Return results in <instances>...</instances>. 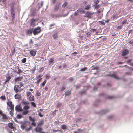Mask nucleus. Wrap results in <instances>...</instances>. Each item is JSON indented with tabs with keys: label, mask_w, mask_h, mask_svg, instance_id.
<instances>
[{
	"label": "nucleus",
	"mask_w": 133,
	"mask_h": 133,
	"mask_svg": "<svg viewBox=\"0 0 133 133\" xmlns=\"http://www.w3.org/2000/svg\"><path fill=\"white\" fill-rule=\"evenodd\" d=\"M41 31L40 28L39 27H37L34 30H33V34L34 35H36L37 34L40 33Z\"/></svg>",
	"instance_id": "nucleus-3"
},
{
	"label": "nucleus",
	"mask_w": 133,
	"mask_h": 133,
	"mask_svg": "<svg viewBox=\"0 0 133 133\" xmlns=\"http://www.w3.org/2000/svg\"><path fill=\"white\" fill-rule=\"evenodd\" d=\"M46 82V80H45L42 83L40 84V87L41 88L44 87L45 86Z\"/></svg>",
	"instance_id": "nucleus-24"
},
{
	"label": "nucleus",
	"mask_w": 133,
	"mask_h": 133,
	"mask_svg": "<svg viewBox=\"0 0 133 133\" xmlns=\"http://www.w3.org/2000/svg\"><path fill=\"white\" fill-rule=\"evenodd\" d=\"M127 20H125L122 22L121 23V24L122 25H123L124 24H126L127 23Z\"/></svg>",
	"instance_id": "nucleus-51"
},
{
	"label": "nucleus",
	"mask_w": 133,
	"mask_h": 133,
	"mask_svg": "<svg viewBox=\"0 0 133 133\" xmlns=\"http://www.w3.org/2000/svg\"><path fill=\"white\" fill-rule=\"evenodd\" d=\"M44 121L43 119L41 120L38 123V127L42 126L44 124Z\"/></svg>",
	"instance_id": "nucleus-20"
},
{
	"label": "nucleus",
	"mask_w": 133,
	"mask_h": 133,
	"mask_svg": "<svg viewBox=\"0 0 133 133\" xmlns=\"http://www.w3.org/2000/svg\"><path fill=\"white\" fill-rule=\"evenodd\" d=\"M31 104L34 107H36V104L34 102H31Z\"/></svg>",
	"instance_id": "nucleus-46"
},
{
	"label": "nucleus",
	"mask_w": 133,
	"mask_h": 133,
	"mask_svg": "<svg viewBox=\"0 0 133 133\" xmlns=\"http://www.w3.org/2000/svg\"><path fill=\"white\" fill-rule=\"evenodd\" d=\"M59 130H58V129L57 130H53V132H56L58 131Z\"/></svg>",
	"instance_id": "nucleus-60"
},
{
	"label": "nucleus",
	"mask_w": 133,
	"mask_h": 133,
	"mask_svg": "<svg viewBox=\"0 0 133 133\" xmlns=\"http://www.w3.org/2000/svg\"><path fill=\"white\" fill-rule=\"evenodd\" d=\"M29 103L27 101H23L22 102V104L23 105H27L29 104Z\"/></svg>",
	"instance_id": "nucleus-27"
},
{
	"label": "nucleus",
	"mask_w": 133,
	"mask_h": 133,
	"mask_svg": "<svg viewBox=\"0 0 133 133\" xmlns=\"http://www.w3.org/2000/svg\"><path fill=\"white\" fill-rule=\"evenodd\" d=\"M27 96L29 98L30 101H33L34 99V96L31 95V93L29 91H28L27 92Z\"/></svg>",
	"instance_id": "nucleus-1"
},
{
	"label": "nucleus",
	"mask_w": 133,
	"mask_h": 133,
	"mask_svg": "<svg viewBox=\"0 0 133 133\" xmlns=\"http://www.w3.org/2000/svg\"><path fill=\"white\" fill-rule=\"evenodd\" d=\"M15 110L18 112H21L23 111L21 107L19 105H17L15 107Z\"/></svg>",
	"instance_id": "nucleus-11"
},
{
	"label": "nucleus",
	"mask_w": 133,
	"mask_h": 133,
	"mask_svg": "<svg viewBox=\"0 0 133 133\" xmlns=\"http://www.w3.org/2000/svg\"><path fill=\"white\" fill-rule=\"evenodd\" d=\"M62 128L63 129H67V126L65 125H63L61 126Z\"/></svg>",
	"instance_id": "nucleus-36"
},
{
	"label": "nucleus",
	"mask_w": 133,
	"mask_h": 133,
	"mask_svg": "<svg viewBox=\"0 0 133 133\" xmlns=\"http://www.w3.org/2000/svg\"><path fill=\"white\" fill-rule=\"evenodd\" d=\"M53 37L54 39H56L58 37V35L56 33L54 34L53 35Z\"/></svg>",
	"instance_id": "nucleus-29"
},
{
	"label": "nucleus",
	"mask_w": 133,
	"mask_h": 133,
	"mask_svg": "<svg viewBox=\"0 0 133 133\" xmlns=\"http://www.w3.org/2000/svg\"><path fill=\"white\" fill-rule=\"evenodd\" d=\"M56 0H52V3L54 4H55Z\"/></svg>",
	"instance_id": "nucleus-64"
},
{
	"label": "nucleus",
	"mask_w": 133,
	"mask_h": 133,
	"mask_svg": "<svg viewBox=\"0 0 133 133\" xmlns=\"http://www.w3.org/2000/svg\"><path fill=\"white\" fill-rule=\"evenodd\" d=\"M101 23L102 25H104L105 24V23H104L103 21H101Z\"/></svg>",
	"instance_id": "nucleus-62"
},
{
	"label": "nucleus",
	"mask_w": 133,
	"mask_h": 133,
	"mask_svg": "<svg viewBox=\"0 0 133 133\" xmlns=\"http://www.w3.org/2000/svg\"><path fill=\"white\" fill-rule=\"evenodd\" d=\"M32 127L31 126H30L29 128L25 129V130L26 131H29L32 129Z\"/></svg>",
	"instance_id": "nucleus-30"
},
{
	"label": "nucleus",
	"mask_w": 133,
	"mask_h": 133,
	"mask_svg": "<svg viewBox=\"0 0 133 133\" xmlns=\"http://www.w3.org/2000/svg\"><path fill=\"white\" fill-rule=\"evenodd\" d=\"M54 58H51L49 61V63L50 64H51L54 60Z\"/></svg>",
	"instance_id": "nucleus-34"
},
{
	"label": "nucleus",
	"mask_w": 133,
	"mask_h": 133,
	"mask_svg": "<svg viewBox=\"0 0 133 133\" xmlns=\"http://www.w3.org/2000/svg\"><path fill=\"white\" fill-rule=\"evenodd\" d=\"M36 51L31 50L30 51L29 53L31 56H34L36 54Z\"/></svg>",
	"instance_id": "nucleus-16"
},
{
	"label": "nucleus",
	"mask_w": 133,
	"mask_h": 133,
	"mask_svg": "<svg viewBox=\"0 0 133 133\" xmlns=\"http://www.w3.org/2000/svg\"><path fill=\"white\" fill-rule=\"evenodd\" d=\"M94 7L95 9H97L100 7V5H94Z\"/></svg>",
	"instance_id": "nucleus-47"
},
{
	"label": "nucleus",
	"mask_w": 133,
	"mask_h": 133,
	"mask_svg": "<svg viewBox=\"0 0 133 133\" xmlns=\"http://www.w3.org/2000/svg\"><path fill=\"white\" fill-rule=\"evenodd\" d=\"M38 115L41 117H42L43 116V115H42L40 112H39L38 113Z\"/></svg>",
	"instance_id": "nucleus-58"
},
{
	"label": "nucleus",
	"mask_w": 133,
	"mask_h": 133,
	"mask_svg": "<svg viewBox=\"0 0 133 133\" xmlns=\"http://www.w3.org/2000/svg\"><path fill=\"white\" fill-rule=\"evenodd\" d=\"M33 43V41L32 39H30L29 42V43L30 44H32Z\"/></svg>",
	"instance_id": "nucleus-52"
},
{
	"label": "nucleus",
	"mask_w": 133,
	"mask_h": 133,
	"mask_svg": "<svg viewBox=\"0 0 133 133\" xmlns=\"http://www.w3.org/2000/svg\"><path fill=\"white\" fill-rule=\"evenodd\" d=\"M36 21V19H32L31 21V23L30 24V25L32 27H34L35 26V22Z\"/></svg>",
	"instance_id": "nucleus-10"
},
{
	"label": "nucleus",
	"mask_w": 133,
	"mask_h": 133,
	"mask_svg": "<svg viewBox=\"0 0 133 133\" xmlns=\"http://www.w3.org/2000/svg\"><path fill=\"white\" fill-rule=\"evenodd\" d=\"M20 88L19 86L18 85H16L14 87V90L16 93L20 92Z\"/></svg>",
	"instance_id": "nucleus-5"
},
{
	"label": "nucleus",
	"mask_w": 133,
	"mask_h": 133,
	"mask_svg": "<svg viewBox=\"0 0 133 133\" xmlns=\"http://www.w3.org/2000/svg\"><path fill=\"white\" fill-rule=\"evenodd\" d=\"M16 117L17 118L20 119L22 117V116L21 115L18 114L17 115Z\"/></svg>",
	"instance_id": "nucleus-39"
},
{
	"label": "nucleus",
	"mask_w": 133,
	"mask_h": 133,
	"mask_svg": "<svg viewBox=\"0 0 133 133\" xmlns=\"http://www.w3.org/2000/svg\"><path fill=\"white\" fill-rule=\"evenodd\" d=\"M22 62L23 63H25L26 62V59L25 58H24L22 60Z\"/></svg>",
	"instance_id": "nucleus-42"
},
{
	"label": "nucleus",
	"mask_w": 133,
	"mask_h": 133,
	"mask_svg": "<svg viewBox=\"0 0 133 133\" xmlns=\"http://www.w3.org/2000/svg\"><path fill=\"white\" fill-rule=\"evenodd\" d=\"M29 112V111L28 110H25L23 111L22 114L23 115H26Z\"/></svg>",
	"instance_id": "nucleus-23"
},
{
	"label": "nucleus",
	"mask_w": 133,
	"mask_h": 133,
	"mask_svg": "<svg viewBox=\"0 0 133 133\" xmlns=\"http://www.w3.org/2000/svg\"><path fill=\"white\" fill-rule=\"evenodd\" d=\"M0 98L3 100H5L6 99V98L5 96V95H2V96L0 97Z\"/></svg>",
	"instance_id": "nucleus-35"
},
{
	"label": "nucleus",
	"mask_w": 133,
	"mask_h": 133,
	"mask_svg": "<svg viewBox=\"0 0 133 133\" xmlns=\"http://www.w3.org/2000/svg\"><path fill=\"white\" fill-rule=\"evenodd\" d=\"M87 69V68L86 67H84L83 68H81L80 71H84L85 70Z\"/></svg>",
	"instance_id": "nucleus-32"
},
{
	"label": "nucleus",
	"mask_w": 133,
	"mask_h": 133,
	"mask_svg": "<svg viewBox=\"0 0 133 133\" xmlns=\"http://www.w3.org/2000/svg\"><path fill=\"white\" fill-rule=\"evenodd\" d=\"M43 130L42 128L39 127H36L34 129V130L36 133H40Z\"/></svg>",
	"instance_id": "nucleus-8"
},
{
	"label": "nucleus",
	"mask_w": 133,
	"mask_h": 133,
	"mask_svg": "<svg viewBox=\"0 0 133 133\" xmlns=\"http://www.w3.org/2000/svg\"><path fill=\"white\" fill-rule=\"evenodd\" d=\"M44 70V68L42 67L39 70V72H42L43 71V70Z\"/></svg>",
	"instance_id": "nucleus-54"
},
{
	"label": "nucleus",
	"mask_w": 133,
	"mask_h": 133,
	"mask_svg": "<svg viewBox=\"0 0 133 133\" xmlns=\"http://www.w3.org/2000/svg\"><path fill=\"white\" fill-rule=\"evenodd\" d=\"M108 98L110 99H112L114 97L112 96H109L108 97Z\"/></svg>",
	"instance_id": "nucleus-57"
},
{
	"label": "nucleus",
	"mask_w": 133,
	"mask_h": 133,
	"mask_svg": "<svg viewBox=\"0 0 133 133\" xmlns=\"http://www.w3.org/2000/svg\"><path fill=\"white\" fill-rule=\"evenodd\" d=\"M33 29H29L28 30L26 34L27 35L31 34L32 33H33Z\"/></svg>",
	"instance_id": "nucleus-18"
},
{
	"label": "nucleus",
	"mask_w": 133,
	"mask_h": 133,
	"mask_svg": "<svg viewBox=\"0 0 133 133\" xmlns=\"http://www.w3.org/2000/svg\"><path fill=\"white\" fill-rule=\"evenodd\" d=\"M27 124L26 123H24L22 124L21 127L22 129L24 130L26 127Z\"/></svg>",
	"instance_id": "nucleus-15"
},
{
	"label": "nucleus",
	"mask_w": 133,
	"mask_h": 133,
	"mask_svg": "<svg viewBox=\"0 0 133 133\" xmlns=\"http://www.w3.org/2000/svg\"><path fill=\"white\" fill-rule=\"evenodd\" d=\"M60 5V3H59L58 4L55 5L54 8V10L55 11H57L58 10Z\"/></svg>",
	"instance_id": "nucleus-14"
},
{
	"label": "nucleus",
	"mask_w": 133,
	"mask_h": 133,
	"mask_svg": "<svg viewBox=\"0 0 133 133\" xmlns=\"http://www.w3.org/2000/svg\"><path fill=\"white\" fill-rule=\"evenodd\" d=\"M12 17V19H13L15 18V13L11 14Z\"/></svg>",
	"instance_id": "nucleus-59"
},
{
	"label": "nucleus",
	"mask_w": 133,
	"mask_h": 133,
	"mask_svg": "<svg viewBox=\"0 0 133 133\" xmlns=\"http://www.w3.org/2000/svg\"><path fill=\"white\" fill-rule=\"evenodd\" d=\"M68 5V3L67 2H65L62 5V6L63 8H65Z\"/></svg>",
	"instance_id": "nucleus-38"
},
{
	"label": "nucleus",
	"mask_w": 133,
	"mask_h": 133,
	"mask_svg": "<svg viewBox=\"0 0 133 133\" xmlns=\"http://www.w3.org/2000/svg\"><path fill=\"white\" fill-rule=\"evenodd\" d=\"M65 94L66 96H69V95H70L71 94V91H70V92L68 91V92H66Z\"/></svg>",
	"instance_id": "nucleus-37"
},
{
	"label": "nucleus",
	"mask_w": 133,
	"mask_h": 133,
	"mask_svg": "<svg viewBox=\"0 0 133 133\" xmlns=\"http://www.w3.org/2000/svg\"><path fill=\"white\" fill-rule=\"evenodd\" d=\"M30 106L27 105H25L23 107V109L24 110H28L29 109Z\"/></svg>",
	"instance_id": "nucleus-25"
},
{
	"label": "nucleus",
	"mask_w": 133,
	"mask_h": 133,
	"mask_svg": "<svg viewBox=\"0 0 133 133\" xmlns=\"http://www.w3.org/2000/svg\"><path fill=\"white\" fill-rule=\"evenodd\" d=\"M36 94H37V95L38 96H39L41 95V94H40V93L38 92H37Z\"/></svg>",
	"instance_id": "nucleus-61"
},
{
	"label": "nucleus",
	"mask_w": 133,
	"mask_h": 133,
	"mask_svg": "<svg viewBox=\"0 0 133 133\" xmlns=\"http://www.w3.org/2000/svg\"><path fill=\"white\" fill-rule=\"evenodd\" d=\"M87 4V2L86 1H85L83 3V4L84 5H86Z\"/></svg>",
	"instance_id": "nucleus-50"
},
{
	"label": "nucleus",
	"mask_w": 133,
	"mask_h": 133,
	"mask_svg": "<svg viewBox=\"0 0 133 133\" xmlns=\"http://www.w3.org/2000/svg\"><path fill=\"white\" fill-rule=\"evenodd\" d=\"M91 15V14L89 12H87L85 14V17H89Z\"/></svg>",
	"instance_id": "nucleus-22"
},
{
	"label": "nucleus",
	"mask_w": 133,
	"mask_h": 133,
	"mask_svg": "<svg viewBox=\"0 0 133 133\" xmlns=\"http://www.w3.org/2000/svg\"><path fill=\"white\" fill-rule=\"evenodd\" d=\"M43 76V75L41 74L39 75L37 77H36L37 79H38L39 78Z\"/></svg>",
	"instance_id": "nucleus-49"
},
{
	"label": "nucleus",
	"mask_w": 133,
	"mask_h": 133,
	"mask_svg": "<svg viewBox=\"0 0 133 133\" xmlns=\"http://www.w3.org/2000/svg\"><path fill=\"white\" fill-rule=\"evenodd\" d=\"M6 80L5 82V83L6 84L11 79V77L9 74L7 75L6 76Z\"/></svg>",
	"instance_id": "nucleus-17"
},
{
	"label": "nucleus",
	"mask_w": 133,
	"mask_h": 133,
	"mask_svg": "<svg viewBox=\"0 0 133 133\" xmlns=\"http://www.w3.org/2000/svg\"><path fill=\"white\" fill-rule=\"evenodd\" d=\"M66 88L64 87H61L60 88V91H64Z\"/></svg>",
	"instance_id": "nucleus-41"
},
{
	"label": "nucleus",
	"mask_w": 133,
	"mask_h": 133,
	"mask_svg": "<svg viewBox=\"0 0 133 133\" xmlns=\"http://www.w3.org/2000/svg\"><path fill=\"white\" fill-rule=\"evenodd\" d=\"M7 104L10 107V108L11 111H14V105L12 104V102L10 101H8L7 102Z\"/></svg>",
	"instance_id": "nucleus-4"
},
{
	"label": "nucleus",
	"mask_w": 133,
	"mask_h": 133,
	"mask_svg": "<svg viewBox=\"0 0 133 133\" xmlns=\"http://www.w3.org/2000/svg\"><path fill=\"white\" fill-rule=\"evenodd\" d=\"M14 97L16 99H19L21 98V95L19 93L16 94L15 95Z\"/></svg>",
	"instance_id": "nucleus-13"
},
{
	"label": "nucleus",
	"mask_w": 133,
	"mask_h": 133,
	"mask_svg": "<svg viewBox=\"0 0 133 133\" xmlns=\"http://www.w3.org/2000/svg\"><path fill=\"white\" fill-rule=\"evenodd\" d=\"M29 118L30 121H32V122L31 124V125L33 126H35L36 125V124L35 122V119L33 117V118H32L31 116H29Z\"/></svg>",
	"instance_id": "nucleus-2"
},
{
	"label": "nucleus",
	"mask_w": 133,
	"mask_h": 133,
	"mask_svg": "<svg viewBox=\"0 0 133 133\" xmlns=\"http://www.w3.org/2000/svg\"><path fill=\"white\" fill-rule=\"evenodd\" d=\"M133 31L132 30H129L128 33L129 34H130Z\"/></svg>",
	"instance_id": "nucleus-63"
},
{
	"label": "nucleus",
	"mask_w": 133,
	"mask_h": 133,
	"mask_svg": "<svg viewBox=\"0 0 133 133\" xmlns=\"http://www.w3.org/2000/svg\"><path fill=\"white\" fill-rule=\"evenodd\" d=\"M73 133H81V132L80 130H77L74 131Z\"/></svg>",
	"instance_id": "nucleus-55"
},
{
	"label": "nucleus",
	"mask_w": 133,
	"mask_h": 133,
	"mask_svg": "<svg viewBox=\"0 0 133 133\" xmlns=\"http://www.w3.org/2000/svg\"><path fill=\"white\" fill-rule=\"evenodd\" d=\"M19 84H20V88L21 87H22L23 86V85H24V84L22 82H20L19 83Z\"/></svg>",
	"instance_id": "nucleus-53"
},
{
	"label": "nucleus",
	"mask_w": 133,
	"mask_h": 133,
	"mask_svg": "<svg viewBox=\"0 0 133 133\" xmlns=\"http://www.w3.org/2000/svg\"><path fill=\"white\" fill-rule=\"evenodd\" d=\"M99 2V1L98 0H95L94 1V3L96 5L98 4Z\"/></svg>",
	"instance_id": "nucleus-44"
},
{
	"label": "nucleus",
	"mask_w": 133,
	"mask_h": 133,
	"mask_svg": "<svg viewBox=\"0 0 133 133\" xmlns=\"http://www.w3.org/2000/svg\"><path fill=\"white\" fill-rule=\"evenodd\" d=\"M50 77V76L49 75H47L46 76V79H49Z\"/></svg>",
	"instance_id": "nucleus-56"
},
{
	"label": "nucleus",
	"mask_w": 133,
	"mask_h": 133,
	"mask_svg": "<svg viewBox=\"0 0 133 133\" xmlns=\"http://www.w3.org/2000/svg\"><path fill=\"white\" fill-rule=\"evenodd\" d=\"M129 53V50L128 49L124 50L121 53V55L124 56L127 55Z\"/></svg>",
	"instance_id": "nucleus-6"
},
{
	"label": "nucleus",
	"mask_w": 133,
	"mask_h": 133,
	"mask_svg": "<svg viewBox=\"0 0 133 133\" xmlns=\"http://www.w3.org/2000/svg\"><path fill=\"white\" fill-rule=\"evenodd\" d=\"M77 12L81 14H83L85 13V11L82 8H79L77 10Z\"/></svg>",
	"instance_id": "nucleus-21"
},
{
	"label": "nucleus",
	"mask_w": 133,
	"mask_h": 133,
	"mask_svg": "<svg viewBox=\"0 0 133 133\" xmlns=\"http://www.w3.org/2000/svg\"><path fill=\"white\" fill-rule=\"evenodd\" d=\"M119 16V17H118V16H117V15L116 14H114L112 16V17L113 19H115V18H118V17L120 16Z\"/></svg>",
	"instance_id": "nucleus-28"
},
{
	"label": "nucleus",
	"mask_w": 133,
	"mask_h": 133,
	"mask_svg": "<svg viewBox=\"0 0 133 133\" xmlns=\"http://www.w3.org/2000/svg\"><path fill=\"white\" fill-rule=\"evenodd\" d=\"M8 127L14 130L15 129V127L13 126V124L12 123H9L8 124Z\"/></svg>",
	"instance_id": "nucleus-19"
},
{
	"label": "nucleus",
	"mask_w": 133,
	"mask_h": 133,
	"mask_svg": "<svg viewBox=\"0 0 133 133\" xmlns=\"http://www.w3.org/2000/svg\"><path fill=\"white\" fill-rule=\"evenodd\" d=\"M2 116V119L3 122H5L8 120L7 116L5 114H3Z\"/></svg>",
	"instance_id": "nucleus-9"
},
{
	"label": "nucleus",
	"mask_w": 133,
	"mask_h": 133,
	"mask_svg": "<svg viewBox=\"0 0 133 133\" xmlns=\"http://www.w3.org/2000/svg\"><path fill=\"white\" fill-rule=\"evenodd\" d=\"M109 76L113 77L117 79L118 80L119 79V78L118 76L115 73H114L112 74L109 75Z\"/></svg>",
	"instance_id": "nucleus-12"
},
{
	"label": "nucleus",
	"mask_w": 133,
	"mask_h": 133,
	"mask_svg": "<svg viewBox=\"0 0 133 133\" xmlns=\"http://www.w3.org/2000/svg\"><path fill=\"white\" fill-rule=\"evenodd\" d=\"M23 79V77L22 76L17 77L14 79L15 81L17 82H19L22 81V80Z\"/></svg>",
	"instance_id": "nucleus-7"
},
{
	"label": "nucleus",
	"mask_w": 133,
	"mask_h": 133,
	"mask_svg": "<svg viewBox=\"0 0 133 133\" xmlns=\"http://www.w3.org/2000/svg\"><path fill=\"white\" fill-rule=\"evenodd\" d=\"M55 24H51L50 26L49 29H52V27L54 26L55 25Z\"/></svg>",
	"instance_id": "nucleus-48"
},
{
	"label": "nucleus",
	"mask_w": 133,
	"mask_h": 133,
	"mask_svg": "<svg viewBox=\"0 0 133 133\" xmlns=\"http://www.w3.org/2000/svg\"><path fill=\"white\" fill-rule=\"evenodd\" d=\"M42 79V78H39L38 79H37V81L36 82H35V83H36L37 84H39V83L40 82V81Z\"/></svg>",
	"instance_id": "nucleus-45"
},
{
	"label": "nucleus",
	"mask_w": 133,
	"mask_h": 133,
	"mask_svg": "<svg viewBox=\"0 0 133 133\" xmlns=\"http://www.w3.org/2000/svg\"><path fill=\"white\" fill-rule=\"evenodd\" d=\"M91 8L90 5H88L85 6V9L86 10H89Z\"/></svg>",
	"instance_id": "nucleus-31"
},
{
	"label": "nucleus",
	"mask_w": 133,
	"mask_h": 133,
	"mask_svg": "<svg viewBox=\"0 0 133 133\" xmlns=\"http://www.w3.org/2000/svg\"><path fill=\"white\" fill-rule=\"evenodd\" d=\"M43 1H41L40 3H39L38 4V6L39 9L43 6Z\"/></svg>",
	"instance_id": "nucleus-26"
},
{
	"label": "nucleus",
	"mask_w": 133,
	"mask_h": 133,
	"mask_svg": "<svg viewBox=\"0 0 133 133\" xmlns=\"http://www.w3.org/2000/svg\"><path fill=\"white\" fill-rule=\"evenodd\" d=\"M17 69L18 70V72H17V73L19 75L20 73H21L22 72V71L21 69H20L19 68V67H18V68Z\"/></svg>",
	"instance_id": "nucleus-40"
},
{
	"label": "nucleus",
	"mask_w": 133,
	"mask_h": 133,
	"mask_svg": "<svg viewBox=\"0 0 133 133\" xmlns=\"http://www.w3.org/2000/svg\"><path fill=\"white\" fill-rule=\"evenodd\" d=\"M68 80L69 81L71 82L74 80V79L73 77H71L69 78L68 79Z\"/></svg>",
	"instance_id": "nucleus-43"
},
{
	"label": "nucleus",
	"mask_w": 133,
	"mask_h": 133,
	"mask_svg": "<svg viewBox=\"0 0 133 133\" xmlns=\"http://www.w3.org/2000/svg\"><path fill=\"white\" fill-rule=\"evenodd\" d=\"M11 14L15 13L14 6H11Z\"/></svg>",
	"instance_id": "nucleus-33"
}]
</instances>
